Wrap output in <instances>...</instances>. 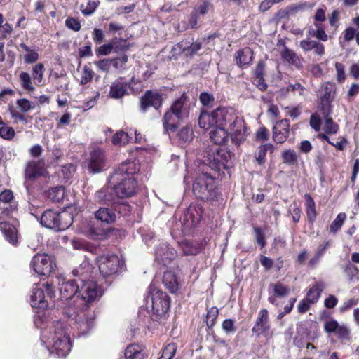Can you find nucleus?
I'll use <instances>...</instances> for the list:
<instances>
[{
    "instance_id": "33",
    "label": "nucleus",
    "mask_w": 359,
    "mask_h": 359,
    "mask_svg": "<svg viewBox=\"0 0 359 359\" xmlns=\"http://www.w3.org/2000/svg\"><path fill=\"white\" fill-rule=\"evenodd\" d=\"M95 217L97 220L107 224H111L115 222V213L107 208H100L95 212Z\"/></svg>"
},
{
    "instance_id": "26",
    "label": "nucleus",
    "mask_w": 359,
    "mask_h": 359,
    "mask_svg": "<svg viewBox=\"0 0 359 359\" xmlns=\"http://www.w3.org/2000/svg\"><path fill=\"white\" fill-rule=\"evenodd\" d=\"M79 287L78 284L74 280L62 283L60 286L61 297L67 300L71 299L79 291Z\"/></svg>"
},
{
    "instance_id": "64",
    "label": "nucleus",
    "mask_w": 359,
    "mask_h": 359,
    "mask_svg": "<svg viewBox=\"0 0 359 359\" xmlns=\"http://www.w3.org/2000/svg\"><path fill=\"white\" fill-rule=\"evenodd\" d=\"M222 329L226 334L234 332L236 330L234 320L232 319H225L222 323Z\"/></svg>"
},
{
    "instance_id": "6",
    "label": "nucleus",
    "mask_w": 359,
    "mask_h": 359,
    "mask_svg": "<svg viewBox=\"0 0 359 359\" xmlns=\"http://www.w3.org/2000/svg\"><path fill=\"white\" fill-rule=\"evenodd\" d=\"M193 192L202 200H212L216 196L215 180L207 173H202L193 184Z\"/></svg>"
},
{
    "instance_id": "44",
    "label": "nucleus",
    "mask_w": 359,
    "mask_h": 359,
    "mask_svg": "<svg viewBox=\"0 0 359 359\" xmlns=\"http://www.w3.org/2000/svg\"><path fill=\"white\" fill-rule=\"evenodd\" d=\"M177 351V345L175 343H170L165 346L161 357L158 359H172Z\"/></svg>"
},
{
    "instance_id": "49",
    "label": "nucleus",
    "mask_w": 359,
    "mask_h": 359,
    "mask_svg": "<svg viewBox=\"0 0 359 359\" xmlns=\"http://www.w3.org/2000/svg\"><path fill=\"white\" fill-rule=\"evenodd\" d=\"M346 215L345 213H339L330 226V231L336 233L342 226Z\"/></svg>"
},
{
    "instance_id": "18",
    "label": "nucleus",
    "mask_w": 359,
    "mask_h": 359,
    "mask_svg": "<svg viewBox=\"0 0 359 359\" xmlns=\"http://www.w3.org/2000/svg\"><path fill=\"white\" fill-rule=\"evenodd\" d=\"M162 97L157 92L147 90L140 98V109L145 112L149 107L158 109L161 107Z\"/></svg>"
},
{
    "instance_id": "47",
    "label": "nucleus",
    "mask_w": 359,
    "mask_h": 359,
    "mask_svg": "<svg viewBox=\"0 0 359 359\" xmlns=\"http://www.w3.org/2000/svg\"><path fill=\"white\" fill-rule=\"evenodd\" d=\"M219 310L217 307H211L206 314V324L208 327H212L215 324V320L218 316Z\"/></svg>"
},
{
    "instance_id": "62",
    "label": "nucleus",
    "mask_w": 359,
    "mask_h": 359,
    "mask_svg": "<svg viewBox=\"0 0 359 359\" xmlns=\"http://www.w3.org/2000/svg\"><path fill=\"white\" fill-rule=\"evenodd\" d=\"M65 25L70 29L78 32L81 29V24L78 20L74 18H68L65 20Z\"/></svg>"
},
{
    "instance_id": "24",
    "label": "nucleus",
    "mask_w": 359,
    "mask_h": 359,
    "mask_svg": "<svg viewBox=\"0 0 359 359\" xmlns=\"http://www.w3.org/2000/svg\"><path fill=\"white\" fill-rule=\"evenodd\" d=\"M128 85L120 78L111 83L109 96L113 99H121L127 93Z\"/></svg>"
},
{
    "instance_id": "58",
    "label": "nucleus",
    "mask_w": 359,
    "mask_h": 359,
    "mask_svg": "<svg viewBox=\"0 0 359 359\" xmlns=\"http://www.w3.org/2000/svg\"><path fill=\"white\" fill-rule=\"evenodd\" d=\"M97 7V4L95 1H89L85 6L83 5L81 6V11L83 15H90L95 11Z\"/></svg>"
},
{
    "instance_id": "19",
    "label": "nucleus",
    "mask_w": 359,
    "mask_h": 359,
    "mask_svg": "<svg viewBox=\"0 0 359 359\" xmlns=\"http://www.w3.org/2000/svg\"><path fill=\"white\" fill-rule=\"evenodd\" d=\"M177 257L175 250L167 243L161 244L156 250V259L166 265Z\"/></svg>"
},
{
    "instance_id": "2",
    "label": "nucleus",
    "mask_w": 359,
    "mask_h": 359,
    "mask_svg": "<svg viewBox=\"0 0 359 359\" xmlns=\"http://www.w3.org/2000/svg\"><path fill=\"white\" fill-rule=\"evenodd\" d=\"M43 337L52 345L53 352L58 356H66L70 351L72 344L64 323L57 322L49 331H45Z\"/></svg>"
},
{
    "instance_id": "16",
    "label": "nucleus",
    "mask_w": 359,
    "mask_h": 359,
    "mask_svg": "<svg viewBox=\"0 0 359 359\" xmlns=\"http://www.w3.org/2000/svg\"><path fill=\"white\" fill-rule=\"evenodd\" d=\"M79 294L81 298L86 302H91L97 299L101 296L100 292L98 290L97 285L93 280L82 282Z\"/></svg>"
},
{
    "instance_id": "20",
    "label": "nucleus",
    "mask_w": 359,
    "mask_h": 359,
    "mask_svg": "<svg viewBox=\"0 0 359 359\" xmlns=\"http://www.w3.org/2000/svg\"><path fill=\"white\" fill-rule=\"evenodd\" d=\"M325 331L327 333H334L340 340L350 339V330L344 325H339L336 320L327 321L324 325Z\"/></svg>"
},
{
    "instance_id": "23",
    "label": "nucleus",
    "mask_w": 359,
    "mask_h": 359,
    "mask_svg": "<svg viewBox=\"0 0 359 359\" xmlns=\"http://www.w3.org/2000/svg\"><path fill=\"white\" fill-rule=\"evenodd\" d=\"M254 53L249 47H245L235 53L236 65L243 69L248 67L252 62Z\"/></svg>"
},
{
    "instance_id": "56",
    "label": "nucleus",
    "mask_w": 359,
    "mask_h": 359,
    "mask_svg": "<svg viewBox=\"0 0 359 359\" xmlns=\"http://www.w3.org/2000/svg\"><path fill=\"white\" fill-rule=\"evenodd\" d=\"M15 132L12 127L10 126H2L0 128V137L10 140L14 137Z\"/></svg>"
},
{
    "instance_id": "21",
    "label": "nucleus",
    "mask_w": 359,
    "mask_h": 359,
    "mask_svg": "<svg viewBox=\"0 0 359 359\" xmlns=\"http://www.w3.org/2000/svg\"><path fill=\"white\" fill-rule=\"evenodd\" d=\"M290 123L288 120L283 119L277 121L273 128V138L276 143L285 142L288 137Z\"/></svg>"
},
{
    "instance_id": "8",
    "label": "nucleus",
    "mask_w": 359,
    "mask_h": 359,
    "mask_svg": "<svg viewBox=\"0 0 359 359\" xmlns=\"http://www.w3.org/2000/svg\"><path fill=\"white\" fill-rule=\"evenodd\" d=\"M97 260L100 272L104 277L116 274L123 266V262L116 255H102Z\"/></svg>"
},
{
    "instance_id": "35",
    "label": "nucleus",
    "mask_w": 359,
    "mask_h": 359,
    "mask_svg": "<svg viewBox=\"0 0 359 359\" xmlns=\"http://www.w3.org/2000/svg\"><path fill=\"white\" fill-rule=\"evenodd\" d=\"M282 57L286 60L288 63L294 65L297 68L302 67V62L301 58L294 53L293 50L285 47L282 53Z\"/></svg>"
},
{
    "instance_id": "52",
    "label": "nucleus",
    "mask_w": 359,
    "mask_h": 359,
    "mask_svg": "<svg viewBox=\"0 0 359 359\" xmlns=\"http://www.w3.org/2000/svg\"><path fill=\"white\" fill-rule=\"evenodd\" d=\"M344 271L350 281L358 280L356 276L358 273V271L357 268L353 264H348L344 266Z\"/></svg>"
},
{
    "instance_id": "31",
    "label": "nucleus",
    "mask_w": 359,
    "mask_h": 359,
    "mask_svg": "<svg viewBox=\"0 0 359 359\" xmlns=\"http://www.w3.org/2000/svg\"><path fill=\"white\" fill-rule=\"evenodd\" d=\"M93 267L88 262H83L80 266L72 271L74 276L79 277L80 281L84 282L87 278L90 276Z\"/></svg>"
},
{
    "instance_id": "12",
    "label": "nucleus",
    "mask_w": 359,
    "mask_h": 359,
    "mask_svg": "<svg viewBox=\"0 0 359 359\" xmlns=\"http://www.w3.org/2000/svg\"><path fill=\"white\" fill-rule=\"evenodd\" d=\"M231 155L224 149H217L212 154H208L210 166L214 169L228 168L230 166Z\"/></svg>"
},
{
    "instance_id": "40",
    "label": "nucleus",
    "mask_w": 359,
    "mask_h": 359,
    "mask_svg": "<svg viewBox=\"0 0 359 359\" xmlns=\"http://www.w3.org/2000/svg\"><path fill=\"white\" fill-rule=\"evenodd\" d=\"M306 7V4H299L297 5L289 6L284 10L278 11V16L283 18L294 15L298 11L304 10Z\"/></svg>"
},
{
    "instance_id": "7",
    "label": "nucleus",
    "mask_w": 359,
    "mask_h": 359,
    "mask_svg": "<svg viewBox=\"0 0 359 359\" xmlns=\"http://www.w3.org/2000/svg\"><path fill=\"white\" fill-rule=\"evenodd\" d=\"M45 288L46 295L45 294L44 290L38 287V285L33 288L30 296V304L33 308L44 310L48 307V302L47 298H53L54 297V290L53 285L50 283H46L43 284Z\"/></svg>"
},
{
    "instance_id": "39",
    "label": "nucleus",
    "mask_w": 359,
    "mask_h": 359,
    "mask_svg": "<svg viewBox=\"0 0 359 359\" xmlns=\"http://www.w3.org/2000/svg\"><path fill=\"white\" fill-rule=\"evenodd\" d=\"M304 197L306 198V210L307 217L309 221L313 222L316 217L315 202L309 194H306Z\"/></svg>"
},
{
    "instance_id": "17",
    "label": "nucleus",
    "mask_w": 359,
    "mask_h": 359,
    "mask_svg": "<svg viewBox=\"0 0 359 359\" xmlns=\"http://www.w3.org/2000/svg\"><path fill=\"white\" fill-rule=\"evenodd\" d=\"M203 208L200 205H191L184 215L183 222L187 228L196 226L201 221Z\"/></svg>"
},
{
    "instance_id": "32",
    "label": "nucleus",
    "mask_w": 359,
    "mask_h": 359,
    "mask_svg": "<svg viewBox=\"0 0 359 359\" xmlns=\"http://www.w3.org/2000/svg\"><path fill=\"white\" fill-rule=\"evenodd\" d=\"M179 120L170 109L168 110L164 115L163 121L165 131L166 133L175 131Z\"/></svg>"
},
{
    "instance_id": "28",
    "label": "nucleus",
    "mask_w": 359,
    "mask_h": 359,
    "mask_svg": "<svg viewBox=\"0 0 359 359\" xmlns=\"http://www.w3.org/2000/svg\"><path fill=\"white\" fill-rule=\"evenodd\" d=\"M336 88L331 83H325L321 87L320 100L323 104L331 103L335 96Z\"/></svg>"
},
{
    "instance_id": "51",
    "label": "nucleus",
    "mask_w": 359,
    "mask_h": 359,
    "mask_svg": "<svg viewBox=\"0 0 359 359\" xmlns=\"http://www.w3.org/2000/svg\"><path fill=\"white\" fill-rule=\"evenodd\" d=\"M16 104L22 112H27L35 107L34 104L25 98L18 99Z\"/></svg>"
},
{
    "instance_id": "45",
    "label": "nucleus",
    "mask_w": 359,
    "mask_h": 359,
    "mask_svg": "<svg viewBox=\"0 0 359 359\" xmlns=\"http://www.w3.org/2000/svg\"><path fill=\"white\" fill-rule=\"evenodd\" d=\"M32 71V78L34 81V83L39 84L42 81L43 77L44 67L43 64H36L33 67Z\"/></svg>"
},
{
    "instance_id": "50",
    "label": "nucleus",
    "mask_w": 359,
    "mask_h": 359,
    "mask_svg": "<svg viewBox=\"0 0 359 359\" xmlns=\"http://www.w3.org/2000/svg\"><path fill=\"white\" fill-rule=\"evenodd\" d=\"M178 136L184 142H188L193 139L194 133L189 127L185 126L180 130Z\"/></svg>"
},
{
    "instance_id": "61",
    "label": "nucleus",
    "mask_w": 359,
    "mask_h": 359,
    "mask_svg": "<svg viewBox=\"0 0 359 359\" xmlns=\"http://www.w3.org/2000/svg\"><path fill=\"white\" fill-rule=\"evenodd\" d=\"M273 287L274 293L278 297L286 296L290 291V290L287 287L283 285L282 283H276L275 285H273Z\"/></svg>"
},
{
    "instance_id": "13",
    "label": "nucleus",
    "mask_w": 359,
    "mask_h": 359,
    "mask_svg": "<svg viewBox=\"0 0 359 359\" xmlns=\"http://www.w3.org/2000/svg\"><path fill=\"white\" fill-rule=\"evenodd\" d=\"M190 108L188 97L183 93L173 102L170 109L178 119H183L189 116Z\"/></svg>"
},
{
    "instance_id": "27",
    "label": "nucleus",
    "mask_w": 359,
    "mask_h": 359,
    "mask_svg": "<svg viewBox=\"0 0 359 359\" xmlns=\"http://www.w3.org/2000/svg\"><path fill=\"white\" fill-rule=\"evenodd\" d=\"M215 128L210 133L211 140L215 144H225L228 142L229 133L225 129L224 126Z\"/></svg>"
},
{
    "instance_id": "53",
    "label": "nucleus",
    "mask_w": 359,
    "mask_h": 359,
    "mask_svg": "<svg viewBox=\"0 0 359 359\" xmlns=\"http://www.w3.org/2000/svg\"><path fill=\"white\" fill-rule=\"evenodd\" d=\"M324 130L327 134H336L339 130V126L331 118H327L325 121Z\"/></svg>"
},
{
    "instance_id": "63",
    "label": "nucleus",
    "mask_w": 359,
    "mask_h": 359,
    "mask_svg": "<svg viewBox=\"0 0 359 359\" xmlns=\"http://www.w3.org/2000/svg\"><path fill=\"white\" fill-rule=\"evenodd\" d=\"M316 43V41L311 40L310 39H304L299 42V47L304 51L309 52L313 49Z\"/></svg>"
},
{
    "instance_id": "9",
    "label": "nucleus",
    "mask_w": 359,
    "mask_h": 359,
    "mask_svg": "<svg viewBox=\"0 0 359 359\" xmlns=\"http://www.w3.org/2000/svg\"><path fill=\"white\" fill-rule=\"evenodd\" d=\"M74 325L81 334L88 333L94 325V313L90 311L88 306L85 304L74 316Z\"/></svg>"
},
{
    "instance_id": "11",
    "label": "nucleus",
    "mask_w": 359,
    "mask_h": 359,
    "mask_svg": "<svg viewBox=\"0 0 359 359\" xmlns=\"http://www.w3.org/2000/svg\"><path fill=\"white\" fill-rule=\"evenodd\" d=\"M230 123V135L232 141L240 144L243 142L248 135L247 128L245 121L242 117L237 116L234 114L233 118Z\"/></svg>"
},
{
    "instance_id": "36",
    "label": "nucleus",
    "mask_w": 359,
    "mask_h": 359,
    "mask_svg": "<svg viewBox=\"0 0 359 359\" xmlns=\"http://www.w3.org/2000/svg\"><path fill=\"white\" fill-rule=\"evenodd\" d=\"M126 359H144L143 348L137 344L129 345L125 351Z\"/></svg>"
},
{
    "instance_id": "57",
    "label": "nucleus",
    "mask_w": 359,
    "mask_h": 359,
    "mask_svg": "<svg viewBox=\"0 0 359 359\" xmlns=\"http://www.w3.org/2000/svg\"><path fill=\"white\" fill-rule=\"evenodd\" d=\"M93 74V71L89 67L84 66L82 76L81 78V83L82 85H85L89 83L92 80Z\"/></svg>"
},
{
    "instance_id": "54",
    "label": "nucleus",
    "mask_w": 359,
    "mask_h": 359,
    "mask_svg": "<svg viewBox=\"0 0 359 359\" xmlns=\"http://www.w3.org/2000/svg\"><path fill=\"white\" fill-rule=\"evenodd\" d=\"M304 87L300 83L290 84L285 88L280 90V93L283 95H285L290 91H298L300 95H303Z\"/></svg>"
},
{
    "instance_id": "42",
    "label": "nucleus",
    "mask_w": 359,
    "mask_h": 359,
    "mask_svg": "<svg viewBox=\"0 0 359 359\" xmlns=\"http://www.w3.org/2000/svg\"><path fill=\"white\" fill-rule=\"evenodd\" d=\"M180 245L184 255H194L199 252V248L188 241L181 242Z\"/></svg>"
},
{
    "instance_id": "38",
    "label": "nucleus",
    "mask_w": 359,
    "mask_h": 359,
    "mask_svg": "<svg viewBox=\"0 0 359 359\" xmlns=\"http://www.w3.org/2000/svg\"><path fill=\"white\" fill-rule=\"evenodd\" d=\"M65 196V188L63 186L53 187L48 191L47 197L53 202H60Z\"/></svg>"
},
{
    "instance_id": "59",
    "label": "nucleus",
    "mask_w": 359,
    "mask_h": 359,
    "mask_svg": "<svg viewBox=\"0 0 359 359\" xmlns=\"http://www.w3.org/2000/svg\"><path fill=\"white\" fill-rule=\"evenodd\" d=\"M316 30L313 32V36L323 41H326L328 39V36L325 33V30L319 23H315Z\"/></svg>"
},
{
    "instance_id": "60",
    "label": "nucleus",
    "mask_w": 359,
    "mask_h": 359,
    "mask_svg": "<svg viewBox=\"0 0 359 359\" xmlns=\"http://www.w3.org/2000/svg\"><path fill=\"white\" fill-rule=\"evenodd\" d=\"M113 39H117L116 43L118 48H113V50L116 53L126 51L130 47V44L127 43V41L122 38L114 37Z\"/></svg>"
},
{
    "instance_id": "1",
    "label": "nucleus",
    "mask_w": 359,
    "mask_h": 359,
    "mask_svg": "<svg viewBox=\"0 0 359 359\" xmlns=\"http://www.w3.org/2000/svg\"><path fill=\"white\" fill-rule=\"evenodd\" d=\"M140 170V165L135 161L122 163L111 175L109 183L119 198L130 197L136 193L137 182L134 175Z\"/></svg>"
},
{
    "instance_id": "46",
    "label": "nucleus",
    "mask_w": 359,
    "mask_h": 359,
    "mask_svg": "<svg viewBox=\"0 0 359 359\" xmlns=\"http://www.w3.org/2000/svg\"><path fill=\"white\" fill-rule=\"evenodd\" d=\"M129 141V135L124 131L117 132L112 138V142L116 145H123Z\"/></svg>"
},
{
    "instance_id": "3",
    "label": "nucleus",
    "mask_w": 359,
    "mask_h": 359,
    "mask_svg": "<svg viewBox=\"0 0 359 359\" xmlns=\"http://www.w3.org/2000/svg\"><path fill=\"white\" fill-rule=\"evenodd\" d=\"M233 116V109L219 107L211 112L202 111L198 118V126L205 130L224 126L227 122L232 121Z\"/></svg>"
},
{
    "instance_id": "41",
    "label": "nucleus",
    "mask_w": 359,
    "mask_h": 359,
    "mask_svg": "<svg viewBox=\"0 0 359 359\" xmlns=\"http://www.w3.org/2000/svg\"><path fill=\"white\" fill-rule=\"evenodd\" d=\"M21 87L27 91H34L35 88L32 84L30 75L25 72H22L20 75Z\"/></svg>"
},
{
    "instance_id": "22",
    "label": "nucleus",
    "mask_w": 359,
    "mask_h": 359,
    "mask_svg": "<svg viewBox=\"0 0 359 359\" xmlns=\"http://www.w3.org/2000/svg\"><path fill=\"white\" fill-rule=\"evenodd\" d=\"M105 166V156L100 149H95L90 153L88 161V169L92 172H99Z\"/></svg>"
},
{
    "instance_id": "25",
    "label": "nucleus",
    "mask_w": 359,
    "mask_h": 359,
    "mask_svg": "<svg viewBox=\"0 0 359 359\" xmlns=\"http://www.w3.org/2000/svg\"><path fill=\"white\" fill-rule=\"evenodd\" d=\"M44 162L43 161H30L25 169V177L32 180L43 174Z\"/></svg>"
},
{
    "instance_id": "5",
    "label": "nucleus",
    "mask_w": 359,
    "mask_h": 359,
    "mask_svg": "<svg viewBox=\"0 0 359 359\" xmlns=\"http://www.w3.org/2000/svg\"><path fill=\"white\" fill-rule=\"evenodd\" d=\"M40 222L43 226L59 231L67 229L71 225L72 217L68 212L47 210L42 214Z\"/></svg>"
},
{
    "instance_id": "48",
    "label": "nucleus",
    "mask_w": 359,
    "mask_h": 359,
    "mask_svg": "<svg viewBox=\"0 0 359 359\" xmlns=\"http://www.w3.org/2000/svg\"><path fill=\"white\" fill-rule=\"evenodd\" d=\"M111 65L114 67L121 72L126 69V65L128 62V56L126 55H123L121 57H117L111 59Z\"/></svg>"
},
{
    "instance_id": "29",
    "label": "nucleus",
    "mask_w": 359,
    "mask_h": 359,
    "mask_svg": "<svg viewBox=\"0 0 359 359\" xmlns=\"http://www.w3.org/2000/svg\"><path fill=\"white\" fill-rule=\"evenodd\" d=\"M163 283L171 292L175 293L179 290V283L176 275L172 271H165L163 277Z\"/></svg>"
},
{
    "instance_id": "43",
    "label": "nucleus",
    "mask_w": 359,
    "mask_h": 359,
    "mask_svg": "<svg viewBox=\"0 0 359 359\" xmlns=\"http://www.w3.org/2000/svg\"><path fill=\"white\" fill-rule=\"evenodd\" d=\"M117 39H112L109 43L104 44L99 47L96 50V53L97 55H109L112 50L113 48H117L118 46H116V41Z\"/></svg>"
},
{
    "instance_id": "30",
    "label": "nucleus",
    "mask_w": 359,
    "mask_h": 359,
    "mask_svg": "<svg viewBox=\"0 0 359 359\" xmlns=\"http://www.w3.org/2000/svg\"><path fill=\"white\" fill-rule=\"evenodd\" d=\"M325 288L323 282H316L308 290L306 297L311 303H316L318 301L322 292Z\"/></svg>"
},
{
    "instance_id": "10",
    "label": "nucleus",
    "mask_w": 359,
    "mask_h": 359,
    "mask_svg": "<svg viewBox=\"0 0 359 359\" xmlns=\"http://www.w3.org/2000/svg\"><path fill=\"white\" fill-rule=\"evenodd\" d=\"M31 266L37 274L45 276L54 270L55 264L51 257L45 254H37L33 257Z\"/></svg>"
},
{
    "instance_id": "14",
    "label": "nucleus",
    "mask_w": 359,
    "mask_h": 359,
    "mask_svg": "<svg viewBox=\"0 0 359 359\" xmlns=\"http://www.w3.org/2000/svg\"><path fill=\"white\" fill-rule=\"evenodd\" d=\"M270 328L268 311L266 309H262L258 313L255 323L252 328V332L259 337L261 334L267 335Z\"/></svg>"
},
{
    "instance_id": "34",
    "label": "nucleus",
    "mask_w": 359,
    "mask_h": 359,
    "mask_svg": "<svg viewBox=\"0 0 359 359\" xmlns=\"http://www.w3.org/2000/svg\"><path fill=\"white\" fill-rule=\"evenodd\" d=\"M0 229L6 239L11 244L17 243V232L15 227L6 222L0 223Z\"/></svg>"
},
{
    "instance_id": "37",
    "label": "nucleus",
    "mask_w": 359,
    "mask_h": 359,
    "mask_svg": "<svg viewBox=\"0 0 359 359\" xmlns=\"http://www.w3.org/2000/svg\"><path fill=\"white\" fill-rule=\"evenodd\" d=\"M273 153L274 151V147L271 144H265L259 147L257 151L255 154L256 161L258 164H264L266 160V155L267 151Z\"/></svg>"
},
{
    "instance_id": "15",
    "label": "nucleus",
    "mask_w": 359,
    "mask_h": 359,
    "mask_svg": "<svg viewBox=\"0 0 359 359\" xmlns=\"http://www.w3.org/2000/svg\"><path fill=\"white\" fill-rule=\"evenodd\" d=\"M212 8V5L209 1H204L194 9L190 15L188 22V27L195 29L198 27V22H201L202 17Z\"/></svg>"
},
{
    "instance_id": "55",
    "label": "nucleus",
    "mask_w": 359,
    "mask_h": 359,
    "mask_svg": "<svg viewBox=\"0 0 359 359\" xmlns=\"http://www.w3.org/2000/svg\"><path fill=\"white\" fill-rule=\"evenodd\" d=\"M282 157L283 162L287 164H294L297 161V156L295 151L290 149L283 151Z\"/></svg>"
},
{
    "instance_id": "4",
    "label": "nucleus",
    "mask_w": 359,
    "mask_h": 359,
    "mask_svg": "<svg viewBox=\"0 0 359 359\" xmlns=\"http://www.w3.org/2000/svg\"><path fill=\"white\" fill-rule=\"evenodd\" d=\"M149 295L147 297V303L151 300V318L154 320L165 318L170 309V298L166 293L156 289H151L149 286Z\"/></svg>"
}]
</instances>
